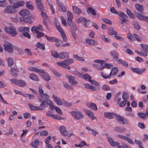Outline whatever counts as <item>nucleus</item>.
Segmentation results:
<instances>
[{"label":"nucleus","mask_w":148,"mask_h":148,"mask_svg":"<svg viewBox=\"0 0 148 148\" xmlns=\"http://www.w3.org/2000/svg\"><path fill=\"white\" fill-rule=\"evenodd\" d=\"M68 25L70 27V31L71 35L75 39H76V34L75 31L77 30V28L76 24L72 22L68 23Z\"/></svg>","instance_id":"f257e3e1"},{"label":"nucleus","mask_w":148,"mask_h":148,"mask_svg":"<svg viewBox=\"0 0 148 148\" xmlns=\"http://www.w3.org/2000/svg\"><path fill=\"white\" fill-rule=\"evenodd\" d=\"M10 80L13 83L21 87H24L26 85V82L22 80L13 78L11 79Z\"/></svg>","instance_id":"f03ea898"},{"label":"nucleus","mask_w":148,"mask_h":148,"mask_svg":"<svg viewBox=\"0 0 148 148\" xmlns=\"http://www.w3.org/2000/svg\"><path fill=\"white\" fill-rule=\"evenodd\" d=\"M4 50L9 53H12L13 52V45L10 43L5 42L3 44Z\"/></svg>","instance_id":"7ed1b4c3"},{"label":"nucleus","mask_w":148,"mask_h":148,"mask_svg":"<svg viewBox=\"0 0 148 148\" xmlns=\"http://www.w3.org/2000/svg\"><path fill=\"white\" fill-rule=\"evenodd\" d=\"M6 32L12 36H15L17 34V32L14 27L10 26L9 27H4Z\"/></svg>","instance_id":"20e7f679"},{"label":"nucleus","mask_w":148,"mask_h":148,"mask_svg":"<svg viewBox=\"0 0 148 148\" xmlns=\"http://www.w3.org/2000/svg\"><path fill=\"white\" fill-rule=\"evenodd\" d=\"M116 117L118 121L121 124L123 125L128 124V122L127 119L123 117L116 114Z\"/></svg>","instance_id":"39448f33"},{"label":"nucleus","mask_w":148,"mask_h":148,"mask_svg":"<svg viewBox=\"0 0 148 148\" xmlns=\"http://www.w3.org/2000/svg\"><path fill=\"white\" fill-rule=\"evenodd\" d=\"M70 113L76 119L79 120L83 118V115L79 112H71Z\"/></svg>","instance_id":"423d86ee"},{"label":"nucleus","mask_w":148,"mask_h":148,"mask_svg":"<svg viewBox=\"0 0 148 148\" xmlns=\"http://www.w3.org/2000/svg\"><path fill=\"white\" fill-rule=\"evenodd\" d=\"M15 8L13 6L8 5L5 8L4 12L6 13H13L16 12Z\"/></svg>","instance_id":"0eeeda50"},{"label":"nucleus","mask_w":148,"mask_h":148,"mask_svg":"<svg viewBox=\"0 0 148 148\" xmlns=\"http://www.w3.org/2000/svg\"><path fill=\"white\" fill-rule=\"evenodd\" d=\"M119 16V19L121 21L127 23L128 21V20L125 18H127L128 17L123 12H119L118 14Z\"/></svg>","instance_id":"6e6552de"},{"label":"nucleus","mask_w":148,"mask_h":148,"mask_svg":"<svg viewBox=\"0 0 148 148\" xmlns=\"http://www.w3.org/2000/svg\"><path fill=\"white\" fill-rule=\"evenodd\" d=\"M19 72L18 69L17 68L12 67L11 68L10 72L11 75L14 77H16L18 76L17 73Z\"/></svg>","instance_id":"1a4fd4ad"},{"label":"nucleus","mask_w":148,"mask_h":148,"mask_svg":"<svg viewBox=\"0 0 148 148\" xmlns=\"http://www.w3.org/2000/svg\"><path fill=\"white\" fill-rule=\"evenodd\" d=\"M39 73L41 77L47 81L48 82L50 80L49 76L45 72L44 70L42 69Z\"/></svg>","instance_id":"9d476101"},{"label":"nucleus","mask_w":148,"mask_h":148,"mask_svg":"<svg viewBox=\"0 0 148 148\" xmlns=\"http://www.w3.org/2000/svg\"><path fill=\"white\" fill-rule=\"evenodd\" d=\"M117 136L127 141L128 143L131 144L132 145L134 144V142L131 138L128 137L120 134L118 135Z\"/></svg>","instance_id":"9b49d317"},{"label":"nucleus","mask_w":148,"mask_h":148,"mask_svg":"<svg viewBox=\"0 0 148 148\" xmlns=\"http://www.w3.org/2000/svg\"><path fill=\"white\" fill-rule=\"evenodd\" d=\"M116 114L113 112H106L104 113V115L106 118L111 119L113 118L114 116H116Z\"/></svg>","instance_id":"f8f14e48"},{"label":"nucleus","mask_w":148,"mask_h":148,"mask_svg":"<svg viewBox=\"0 0 148 148\" xmlns=\"http://www.w3.org/2000/svg\"><path fill=\"white\" fill-rule=\"evenodd\" d=\"M35 1L37 9L40 11H43L44 8L41 0H36Z\"/></svg>","instance_id":"ddd939ff"},{"label":"nucleus","mask_w":148,"mask_h":148,"mask_svg":"<svg viewBox=\"0 0 148 148\" xmlns=\"http://www.w3.org/2000/svg\"><path fill=\"white\" fill-rule=\"evenodd\" d=\"M107 140L110 145L113 147L117 146L119 145V143L117 142L114 141L113 139L111 137H107Z\"/></svg>","instance_id":"4468645a"},{"label":"nucleus","mask_w":148,"mask_h":148,"mask_svg":"<svg viewBox=\"0 0 148 148\" xmlns=\"http://www.w3.org/2000/svg\"><path fill=\"white\" fill-rule=\"evenodd\" d=\"M86 104L87 107L91 109L94 111H97V107L96 105L94 103L92 102L88 103L87 102Z\"/></svg>","instance_id":"2eb2a0df"},{"label":"nucleus","mask_w":148,"mask_h":148,"mask_svg":"<svg viewBox=\"0 0 148 148\" xmlns=\"http://www.w3.org/2000/svg\"><path fill=\"white\" fill-rule=\"evenodd\" d=\"M131 69L134 72L140 74H142L146 70L145 68H143L141 70L137 68H131Z\"/></svg>","instance_id":"dca6fc26"},{"label":"nucleus","mask_w":148,"mask_h":148,"mask_svg":"<svg viewBox=\"0 0 148 148\" xmlns=\"http://www.w3.org/2000/svg\"><path fill=\"white\" fill-rule=\"evenodd\" d=\"M46 114L48 116H51L55 119L60 120L62 119V117L56 114L54 115L53 114L52 112H47Z\"/></svg>","instance_id":"f3484780"},{"label":"nucleus","mask_w":148,"mask_h":148,"mask_svg":"<svg viewBox=\"0 0 148 148\" xmlns=\"http://www.w3.org/2000/svg\"><path fill=\"white\" fill-rule=\"evenodd\" d=\"M45 37L48 40L51 42L59 43L60 41L58 38L54 37H48L47 35H45Z\"/></svg>","instance_id":"a211bd4d"},{"label":"nucleus","mask_w":148,"mask_h":148,"mask_svg":"<svg viewBox=\"0 0 148 148\" xmlns=\"http://www.w3.org/2000/svg\"><path fill=\"white\" fill-rule=\"evenodd\" d=\"M52 97L54 101L58 105L61 106L62 105L63 103L62 101L59 97L54 95H53Z\"/></svg>","instance_id":"6ab92c4d"},{"label":"nucleus","mask_w":148,"mask_h":148,"mask_svg":"<svg viewBox=\"0 0 148 148\" xmlns=\"http://www.w3.org/2000/svg\"><path fill=\"white\" fill-rule=\"evenodd\" d=\"M40 144H42V143L40 142L39 140L36 139L35 140L34 142L31 143V145L34 148H37Z\"/></svg>","instance_id":"aec40b11"},{"label":"nucleus","mask_w":148,"mask_h":148,"mask_svg":"<svg viewBox=\"0 0 148 148\" xmlns=\"http://www.w3.org/2000/svg\"><path fill=\"white\" fill-rule=\"evenodd\" d=\"M69 57V53L63 51L59 54L58 58L60 59H64Z\"/></svg>","instance_id":"412c9836"},{"label":"nucleus","mask_w":148,"mask_h":148,"mask_svg":"<svg viewBox=\"0 0 148 148\" xmlns=\"http://www.w3.org/2000/svg\"><path fill=\"white\" fill-rule=\"evenodd\" d=\"M68 78L69 80V82L70 83L71 85L74 86L75 84L77 83V82L75 79L74 77L68 76Z\"/></svg>","instance_id":"4be33fe9"},{"label":"nucleus","mask_w":148,"mask_h":148,"mask_svg":"<svg viewBox=\"0 0 148 148\" xmlns=\"http://www.w3.org/2000/svg\"><path fill=\"white\" fill-rule=\"evenodd\" d=\"M49 96L46 93L42 94V95H40V96L38 97L39 100L40 102L45 101V100L49 97Z\"/></svg>","instance_id":"5701e85b"},{"label":"nucleus","mask_w":148,"mask_h":148,"mask_svg":"<svg viewBox=\"0 0 148 148\" xmlns=\"http://www.w3.org/2000/svg\"><path fill=\"white\" fill-rule=\"evenodd\" d=\"M37 30H39L41 31H43L44 30L42 27L41 25H40L38 26H33L31 28V31L33 32H34V31L35 32L38 31Z\"/></svg>","instance_id":"b1692460"},{"label":"nucleus","mask_w":148,"mask_h":148,"mask_svg":"<svg viewBox=\"0 0 148 148\" xmlns=\"http://www.w3.org/2000/svg\"><path fill=\"white\" fill-rule=\"evenodd\" d=\"M67 21L68 23L72 22V20L73 18L72 14L70 11H68L67 12Z\"/></svg>","instance_id":"393cba45"},{"label":"nucleus","mask_w":148,"mask_h":148,"mask_svg":"<svg viewBox=\"0 0 148 148\" xmlns=\"http://www.w3.org/2000/svg\"><path fill=\"white\" fill-rule=\"evenodd\" d=\"M19 14L22 16H28L29 14V12L27 9H23L19 12Z\"/></svg>","instance_id":"a878e982"},{"label":"nucleus","mask_w":148,"mask_h":148,"mask_svg":"<svg viewBox=\"0 0 148 148\" xmlns=\"http://www.w3.org/2000/svg\"><path fill=\"white\" fill-rule=\"evenodd\" d=\"M138 116L141 119L145 120L146 119L148 116V112H146V113L143 112H139L138 113Z\"/></svg>","instance_id":"bb28decb"},{"label":"nucleus","mask_w":148,"mask_h":148,"mask_svg":"<svg viewBox=\"0 0 148 148\" xmlns=\"http://www.w3.org/2000/svg\"><path fill=\"white\" fill-rule=\"evenodd\" d=\"M60 131L62 136H66L67 134L65 127L63 126H62L60 127Z\"/></svg>","instance_id":"cd10ccee"},{"label":"nucleus","mask_w":148,"mask_h":148,"mask_svg":"<svg viewBox=\"0 0 148 148\" xmlns=\"http://www.w3.org/2000/svg\"><path fill=\"white\" fill-rule=\"evenodd\" d=\"M126 129L123 126L116 127L114 129L115 131L119 133H122L125 132Z\"/></svg>","instance_id":"c85d7f7f"},{"label":"nucleus","mask_w":148,"mask_h":148,"mask_svg":"<svg viewBox=\"0 0 148 148\" xmlns=\"http://www.w3.org/2000/svg\"><path fill=\"white\" fill-rule=\"evenodd\" d=\"M25 2L23 1H18L14 5V7L16 9L20 7H22L25 4Z\"/></svg>","instance_id":"c756f323"},{"label":"nucleus","mask_w":148,"mask_h":148,"mask_svg":"<svg viewBox=\"0 0 148 148\" xmlns=\"http://www.w3.org/2000/svg\"><path fill=\"white\" fill-rule=\"evenodd\" d=\"M19 20L22 21H24L25 23H31L32 22V21L29 18L27 17H20Z\"/></svg>","instance_id":"7c9ffc66"},{"label":"nucleus","mask_w":148,"mask_h":148,"mask_svg":"<svg viewBox=\"0 0 148 148\" xmlns=\"http://www.w3.org/2000/svg\"><path fill=\"white\" fill-rule=\"evenodd\" d=\"M86 42L90 45H96L98 44V43L93 39L89 38L86 39Z\"/></svg>","instance_id":"2f4dec72"},{"label":"nucleus","mask_w":148,"mask_h":148,"mask_svg":"<svg viewBox=\"0 0 148 148\" xmlns=\"http://www.w3.org/2000/svg\"><path fill=\"white\" fill-rule=\"evenodd\" d=\"M57 4L58 7L61 9L63 12H64L66 11V9L65 6L60 1H58Z\"/></svg>","instance_id":"473e14b6"},{"label":"nucleus","mask_w":148,"mask_h":148,"mask_svg":"<svg viewBox=\"0 0 148 148\" xmlns=\"http://www.w3.org/2000/svg\"><path fill=\"white\" fill-rule=\"evenodd\" d=\"M55 27L59 32H61L63 31L60 26V23L58 21H55Z\"/></svg>","instance_id":"72a5a7b5"},{"label":"nucleus","mask_w":148,"mask_h":148,"mask_svg":"<svg viewBox=\"0 0 148 148\" xmlns=\"http://www.w3.org/2000/svg\"><path fill=\"white\" fill-rule=\"evenodd\" d=\"M116 61L119 64H121L125 66H128V64L126 61L121 59H117Z\"/></svg>","instance_id":"f704fd0d"},{"label":"nucleus","mask_w":148,"mask_h":148,"mask_svg":"<svg viewBox=\"0 0 148 148\" xmlns=\"http://www.w3.org/2000/svg\"><path fill=\"white\" fill-rule=\"evenodd\" d=\"M72 8L74 12L78 15L79 14L82 12L81 10L74 5H72Z\"/></svg>","instance_id":"c9c22d12"},{"label":"nucleus","mask_w":148,"mask_h":148,"mask_svg":"<svg viewBox=\"0 0 148 148\" xmlns=\"http://www.w3.org/2000/svg\"><path fill=\"white\" fill-rule=\"evenodd\" d=\"M118 68L116 67H114L112 69V71L110 72V76H114L118 72Z\"/></svg>","instance_id":"e433bc0d"},{"label":"nucleus","mask_w":148,"mask_h":148,"mask_svg":"<svg viewBox=\"0 0 148 148\" xmlns=\"http://www.w3.org/2000/svg\"><path fill=\"white\" fill-rule=\"evenodd\" d=\"M28 69L30 71L40 73L42 69H39L37 68L33 67H29L28 68Z\"/></svg>","instance_id":"4c0bfd02"},{"label":"nucleus","mask_w":148,"mask_h":148,"mask_svg":"<svg viewBox=\"0 0 148 148\" xmlns=\"http://www.w3.org/2000/svg\"><path fill=\"white\" fill-rule=\"evenodd\" d=\"M29 106L31 109L34 110H42V109L40 108V107L33 106L31 104H29Z\"/></svg>","instance_id":"58836bf2"},{"label":"nucleus","mask_w":148,"mask_h":148,"mask_svg":"<svg viewBox=\"0 0 148 148\" xmlns=\"http://www.w3.org/2000/svg\"><path fill=\"white\" fill-rule=\"evenodd\" d=\"M29 28L28 27H20L18 28V31L19 32H27L29 31Z\"/></svg>","instance_id":"ea45409f"},{"label":"nucleus","mask_w":148,"mask_h":148,"mask_svg":"<svg viewBox=\"0 0 148 148\" xmlns=\"http://www.w3.org/2000/svg\"><path fill=\"white\" fill-rule=\"evenodd\" d=\"M37 48H39L43 50L45 49V45L44 44H42L40 42H38L36 44Z\"/></svg>","instance_id":"a19ab883"},{"label":"nucleus","mask_w":148,"mask_h":148,"mask_svg":"<svg viewBox=\"0 0 148 148\" xmlns=\"http://www.w3.org/2000/svg\"><path fill=\"white\" fill-rule=\"evenodd\" d=\"M110 54L114 58L117 59L119 56V53L114 51H111L110 52Z\"/></svg>","instance_id":"79ce46f5"},{"label":"nucleus","mask_w":148,"mask_h":148,"mask_svg":"<svg viewBox=\"0 0 148 148\" xmlns=\"http://www.w3.org/2000/svg\"><path fill=\"white\" fill-rule=\"evenodd\" d=\"M29 77L30 78L33 80H34L36 81H39V78L37 75L33 73L30 74Z\"/></svg>","instance_id":"37998d69"},{"label":"nucleus","mask_w":148,"mask_h":148,"mask_svg":"<svg viewBox=\"0 0 148 148\" xmlns=\"http://www.w3.org/2000/svg\"><path fill=\"white\" fill-rule=\"evenodd\" d=\"M26 7L28 9L33 10L34 9V7L31 4V2L29 1H26Z\"/></svg>","instance_id":"c03bdc74"},{"label":"nucleus","mask_w":148,"mask_h":148,"mask_svg":"<svg viewBox=\"0 0 148 148\" xmlns=\"http://www.w3.org/2000/svg\"><path fill=\"white\" fill-rule=\"evenodd\" d=\"M49 106L50 109L51 110H55L56 111H61L59 108L56 106H54L53 103L51 104H50Z\"/></svg>","instance_id":"a18cd8bd"},{"label":"nucleus","mask_w":148,"mask_h":148,"mask_svg":"<svg viewBox=\"0 0 148 148\" xmlns=\"http://www.w3.org/2000/svg\"><path fill=\"white\" fill-rule=\"evenodd\" d=\"M60 33L63 42H67V40L64 32V31H62V32H61Z\"/></svg>","instance_id":"49530a36"},{"label":"nucleus","mask_w":148,"mask_h":148,"mask_svg":"<svg viewBox=\"0 0 148 148\" xmlns=\"http://www.w3.org/2000/svg\"><path fill=\"white\" fill-rule=\"evenodd\" d=\"M60 33L63 42H67V40L64 32V31H62V32H61Z\"/></svg>","instance_id":"de8ad7c7"},{"label":"nucleus","mask_w":148,"mask_h":148,"mask_svg":"<svg viewBox=\"0 0 148 148\" xmlns=\"http://www.w3.org/2000/svg\"><path fill=\"white\" fill-rule=\"evenodd\" d=\"M132 24L134 28L136 30H139L140 29V26L138 23L135 21H132Z\"/></svg>","instance_id":"09e8293b"},{"label":"nucleus","mask_w":148,"mask_h":148,"mask_svg":"<svg viewBox=\"0 0 148 148\" xmlns=\"http://www.w3.org/2000/svg\"><path fill=\"white\" fill-rule=\"evenodd\" d=\"M86 113L92 119L94 120L96 119V117L94 116V113L92 112H86Z\"/></svg>","instance_id":"8fccbe9b"},{"label":"nucleus","mask_w":148,"mask_h":148,"mask_svg":"<svg viewBox=\"0 0 148 148\" xmlns=\"http://www.w3.org/2000/svg\"><path fill=\"white\" fill-rule=\"evenodd\" d=\"M7 60L8 66L10 67H11L13 66L14 64L13 60L12 58H9L7 59Z\"/></svg>","instance_id":"3c124183"},{"label":"nucleus","mask_w":148,"mask_h":148,"mask_svg":"<svg viewBox=\"0 0 148 148\" xmlns=\"http://www.w3.org/2000/svg\"><path fill=\"white\" fill-rule=\"evenodd\" d=\"M63 84L64 87L66 88L67 89H70L71 90H73V88L71 86L68 85L67 83L64 82H62Z\"/></svg>","instance_id":"603ef678"},{"label":"nucleus","mask_w":148,"mask_h":148,"mask_svg":"<svg viewBox=\"0 0 148 148\" xmlns=\"http://www.w3.org/2000/svg\"><path fill=\"white\" fill-rule=\"evenodd\" d=\"M129 95L128 93L125 91L123 92L122 93V98L124 100H126L129 98Z\"/></svg>","instance_id":"864d4df0"},{"label":"nucleus","mask_w":148,"mask_h":148,"mask_svg":"<svg viewBox=\"0 0 148 148\" xmlns=\"http://www.w3.org/2000/svg\"><path fill=\"white\" fill-rule=\"evenodd\" d=\"M74 60L73 59L69 58L64 60L63 62H65L66 64H69L73 63Z\"/></svg>","instance_id":"5fc2aeb1"},{"label":"nucleus","mask_w":148,"mask_h":148,"mask_svg":"<svg viewBox=\"0 0 148 148\" xmlns=\"http://www.w3.org/2000/svg\"><path fill=\"white\" fill-rule=\"evenodd\" d=\"M87 11L88 13L90 12L92 15H96V13L95 11L92 8L88 7L87 9Z\"/></svg>","instance_id":"6e6d98bb"},{"label":"nucleus","mask_w":148,"mask_h":148,"mask_svg":"<svg viewBox=\"0 0 148 148\" xmlns=\"http://www.w3.org/2000/svg\"><path fill=\"white\" fill-rule=\"evenodd\" d=\"M140 45L145 52H148V45L143 44H141Z\"/></svg>","instance_id":"4d7b16f0"},{"label":"nucleus","mask_w":148,"mask_h":148,"mask_svg":"<svg viewBox=\"0 0 148 148\" xmlns=\"http://www.w3.org/2000/svg\"><path fill=\"white\" fill-rule=\"evenodd\" d=\"M108 34L110 35H116L117 33L116 32L114 31V29L112 27H110L109 29Z\"/></svg>","instance_id":"13d9d810"},{"label":"nucleus","mask_w":148,"mask_h":148,"mask_svg":"<svg viewBox=\"0 0 148 148\" xmlns=\"http://www.w3.org/2000/svg\"><path fill=\"white\" fill-rule=\"evenodd\" d=\"M136 9L140 12H141L143 10V6L138 4H136L135 5Z\"/></svg>","instance_id":"bf43d9fd"},{"label":"nucleus","mask_w":148,"mask_h":148,"mask_svg":"<svg viewBox=\"0 0 148 148\" xmlns=\"http://www.w3.org/2000/svg\"><path fill=\"white\" fill-rule=\"evenodd\" d=\"M51 55L54 58H57L59 56V54L55 51L52 50L51 52Z\"/></svg>","instance_id":"052dcab7"},{"label":"nucleus","mask_w":148,"mask_h":148,"mask_svg":"<svg viewBox=\"0 0 148 148\" xmlns=\"http://www.w3.org/2000/svg\"><path fill=\"white\" fill-rule=\"evenodd\" d=\"M133 36L135 37V39L138 41H140L142 39V38L141 36H140L136 34H133Z\"/></svg>","instance_id":"680f3d73"},{"label":"nucleus","mask_w":148,"mask_h":148,"mask_svg":"<svg viewBox=\"0 0 148 148\" xmlns=\"http://www.w3.org/2000/svg\"><path fill=\"white\" fill-rule=\"evenodd\" d=\"M35 32L37 34L36 37L37 38L42 37L45 35L43 33L39 31H36V32Z\"/></svg>","instance_id":"e2e57ef3"},{"label":"nucleus","mask_w":148,"mask_h":148,"mask_svg":"<svg viewBox=\"0 0 148 148\" xmlns=\"http://www.w3.org/2000/svg\"><path fill=\"white\" fill-rule=\"evenodd\" d=\"M127 13L130 18H133L134 17L133 14L128 9H127Z\"/></svg>","instance_id":"0e129e2a"},{"label":"nucleus","mask_w":148,"mask_h":148,"mask_svg":"<svg viewBox=\"0 0 148 148\" xmlns=\"http://www.w3.org/2000/svg\"><path fill=\"white\" fill-rule=\"evenodd\" d=\"M102 89L104 90H108L110 89V88L108 86L104 84L102 86Z\"/></svg>","instance_id":"69168bd1"},{"label":"nucleus","mask_w":148,"mask_h":148,"mask_svg":"<svg viewBox=\"0 0 148 148\" xmlns=\"http://www.w3.org/2000/svg\"><path fill=\"white\" fill-rule=\"evenodd\" d=\"M6 0H0V7H5L7 4L5 1Z\"/></svg>","instance_id":"338daca9"},{"label":"nucleus","mask_w":148,"mask_h":148,"mask_svg":"<svg viewBox=\"0 0 148 148\" xmlns=\"http://www.w3.org/2000/svg\"><path fill=\"white\" fill-rule=\"evenodd\" d=\"M102 64H98L96 69L99 70H101L105 68V66H103Z\"/></svg>","instance_id":"774afa93"}]
</instances>
